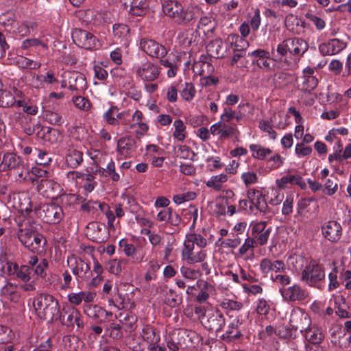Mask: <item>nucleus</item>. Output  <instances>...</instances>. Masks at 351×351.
I'll return each instance as SVG.
<instances>
[{
  "label": "nucleus",
  "mask_w": 351,
  "mask_h": 351,
  "mask_svg": "<svg viewBox=\"0 0 351 351\" xmlns=\"http://www.w3.org/2000/svg\"><path fill=\"white\" fill-rule=\"evenodd\" d=\"M207 245V239L201 234L194 232L186 234L183 241V248L181 252L182 259L188 264L204 262L207 257V253L203 249Z\"/></svg>",
  "instance_id": "f257e3e1"
},
{
  "label": "nucleus",
  "mask_w": 351,
  "mask_h": 351,
  "mask_svg": "<svg viewBox=\"0 0 351 351\" xmlns=\"http://www.w3.org/2000/svg\"><path fill=\"white\" fill-rule=\"evenodd\" d=\"M33 307L40 319H53L60 314V305L58 300L48 293H39L33 300Z\"/></svg>",
  "instance_id": "f03ea898"
},
{
  "label": "nucleus",
  "mask_w": 351,
  "mask_h": 351,
  "mask_svg": "<svg viewBox=\"0 0 351 351\" xmlns=\"http://www.w3.org/2000/svg\"><path fill=\"white\" fill-rule=\"evenodd\" d=\"M162 11L165 15L174 19L178 24H186L195 18L192 8H184L183 5L176 0H164Z\"/></svg>",
  "instance_id": "7ed1b4c3"
},
{
  "label": "nucleus",
  "mask_w": 351,
  "mask_h": 351,
  "mask_svg": "<svg viewBox=\"0 0 351 351\" xmlns=\"http://www.w3.org/2000/svg\"><path fill=\"white\" fill-rule=\"evenodd\" d=\"M325 276L324 268L311 260L302 270L301 280L310 287L322 289L325 286Z\"/></svg>",
  "instance_id": "20e7f679"
},
{
  "label": "nucleus",
  "mask_w": 351,
  "mask_h": 351,
  "mask_svg": "<svg viewBox=\"0 0 351 351\" xmlns=\"http://www.w3.org/2000/svg\"><path fill=\"white\" fill-rule=\"evenodd\" d=\"M308 43L303 39L299 38H291L284 40L277 46V53L285 56L288 53L298 60L307 51Z\"/></svg>",
  "instance_id": "39448f33"
},
{
  "label": "nucleus",
  "mask_w": 351,
  "mask_h": 351,
  "mask_svg": "<svg viewBox=\"0 0 351 351\" xmlns=\"http://www.w3.org/2000/svg\"><path fill=\"white\" fill-rule=\"evenodd\" d=\"M136 75L143 82L156 80L160 75V67L157 64L149 61L147 58L134 65Z\"/></svg>",
  "instance_id": "423d86ee"
},
{
  "label": "nucleus",
  "mask_w": 351,
  "mask_h": 351,
  "mask_svg": "<svg viewBox=\"0 0 351 351\" xmlns=\"http://www.w3.org/2000/svg\"><path fill=\"white\" fill-rule=\"evenodd\" d=\"M271 230L267 221L254 220L250 223L248 233L250 232V236L256 239L258 245L263 246L267 243Z\"/></svg>",
  "instance_id": "0eeeda50"
},
{
  "label": "nucleus",
  "mask_w": 351,
  "mask_h": 351,
  "mask_svg": "<svg viewBox=\"0 0 351 351\" xmlns=\"http://www.w3.org/2000/svg\"><path fill=\"white\" fill-rule=\"evenodd\" d=\"M131 117L130 110L120 111L116 106H111L102 116L103 120L108 125L123 127L124 123H128Z\"/></svg>",
  "instance_id": "6e6552de"
},
{
  "label": "nucleus",
  "mask_w": 351,
  "mask_h": 351,
  "mask_svg": "<svg viewBox=\"0 0 351 351\" xmlns=\"http://www.w3.org/2000/svg\"><path fill=\"white\" fill-rule=\"evenodd\" d=\"M71 36L73 42L79 47L92 50L97 49L101 46L99 40L86 30L75 29L72 32Z\"/></svg>",
  "instance_id": "1a4fd4ad"
},
{
  "label": "nucleus",
  "mask_w": 351,
  "mask_h": 351,
  "mask_svg": "<svg viewBox=\"0 0 351 351\" xmlns=\"http://www.w3.org/2000/svg\"><path fill=\"white\" fill-rule=\"evenodd\" d=\"M123 128L125 130H132L138 137L145 136L149 130V125L144 121L143 114L139 110H136L133 113L131 112L128 123H124Z\"/></svg>",
  "instance_id": "9d476101"
},
{
  "label": "nucleus",
  "mask_w": 351,
  "mask_h": 351,
  "mask_svg": "<svg viewBox=\"0 0 351 351\" xmlns=\"http://www.w3.org/2000/svg\"><path fill=\"white\" fill-rule=\"evenodd\" d=\"M311 319L308 314L302 308L299 307L293 308L289 317V326L293 330H300L304 332L311 326Z\"/></svg>",
  "instance_id": "9b49d317"
},
{
  "label": "nucleus",
  "mask_w": 351,
  "mask_h": 351,
  "mask_svg": "<svg viewBox=\"0 0 351 351\" xmlns=\"http://www.w3.org/2000/svg\"><path fill=\"white\" fill-rule=\"evenodd\" d=\"M67 265L77 279L87 280L90 276V268L82 258L71 254L67 258Z\"/></svg>",
  "instance_id": "f8f14e48"
},
{
  "label": "nucleus",
  "mask_w": 351,
  "mask_h": 351,
  "mask_svg": "<svg viewBox=\"0 0 351 351\" xmlns=\"http://www.w3.org/2000/svg\"><path fill=\"white\" fill-rule=\"evenodd\" d=\"M279 291L283 300L286 302H305L308 299V291L298 284H294L287 288H280Z\"/></svg>",
  "instance_id": "ddd939ff"
},
{
  "label": "nucleus",
  "mask_w": 351,
  "mask_h": 351,
  "mask_svg": "<svg viewBox=\"0 0 351 351\" xmlns=\"http://www.w3.org/2000/svg\"><path fill=\"white\" fill-rule=\"evenodd\" d=\"M23 165V159L14 152H0V172L8 174Z\"/></svg>",
  "instance_id": "4468645a"
},
{
  "label": "nucleus",
  "mask_w": 351,
  "mask_h": 351,
  "mask_svg": "<svg viewBox=\"0 0 351 351\" xmlns=\"http://www.w3.org/2000/svg\"><path fill=\"white\" fill-rule=\"evenodd\" d=\"M247 197L250 201L249 211L256 214L258 212H264L267 204L263 193L254 188L250 189L247 192Z\"/></svg>",
  "instance_id": "2eb2a0df"
},
{
  "label": "nucleus",
  "mask_w": 351,
  "mask_h": 351,
  "mask_svg": "<svg viewBox=\"0 0 351 351\" xmlns=\"http://www.w3.org/2000/svg\"><path fill=\"white\" fill-rule=\"evenodd\" d=\"M202 324L210 330L219 331L225 325V319L222 313L215 308H210L207 312L205 320H202Z\"/></svg>",
  "instance_id": "dca6fc26"
},
{
  "label": "nucleus",
  "mask_w": 351,
  "mask_h": 351,
  "mask_svg": "<svg viewBox=\"0 0 351 351\" xmlns=\"http://www.w3.org/2000/svg\"><path fill=\"white\" fill-rule=\"evenodd\" d=\"M140 47L151 57L162 58L167 53V50L163 45L152 39H142L140 42Z\"/></svg>",
  "instance_id": "f3484780"
},
{
  "label": "nucleus",
  "mask_w": 351,
  "mask_h": 351,
  "mask_svg": "<svg viewBox=\"0 0 351 351\" xmlns=\"http://www.w3.org/2000/svg\"><path fill=\"white\" fill-rule=\"evenodd\" d=\"M86 235L97 243L105 242L108 238L106 226L96 221L90 222L87 225Z\"/></svg>",
  "instance_id": "a211bd4d"
},
{
  "label": "nucleus",
  "mask_w": 351,
  "mask_h": 351,
  "mask_svg": "<svg viewBox=\"0 0 351 351\" xmlns=\"http://www.w3.org/2000/svg\"><path fill=\"white\" fill-rule=\"evenodd\" d=\"M347 47V43L339 38H332L322 43L319 50L323 56H335Z\"/></svg>",
  "instance_id": "6ab92c4d"
},
{
  "label": "nucleus",
  "mask_w": 351,
  "mask_h": 351,
  "mask_svg": "<svg viewBox=\"0 0 351 351\" xmlns=\"http://www.w3.org/2000/svg\"><path fill=\"white\" fill-rule=\"evenodd\" d=\"M42 211L43 215H41V217L43 220L48 223H58L63 217L62 207L56 204L43 205Z\"/></svg>",
  "instance_id": "aec40b11"
},
{
  "label": "nucleus",
  "mask_w": 351,
  "mask_h": 351,
  "mask_svg": "<svg viewBox=\"0 0 351 351\" xmlns=\"http://www.w3.org/2000/svg\"><path fill=\"white\" fill-rule=\"evenodd\" d=\"M245 108L248 109L249 114H252L254 113V108L248 102L240 104L237 106V113L229 108H224L223 112L221 115V121L228 122L234 118L237 121L241 120L243 117V111L245 110Z\"/></svg>",
  "instance_id": "412c9836"
},
{
  "label": "nucleus",
  "mask_w": 351,
  "mask_h": 351,
  "mask_svg": "<svg viewBox=\"0 0 351 351\" xmlns=\"http://www.w3.org/2000/svg\"><path fill=\"white\" fill-rule=\"evenodd\" d=\"M30 267L28 265H22L18 267L14 277L20 279L24 283L21 285V289L25 291H33L36 289V282L34 280H30Z\"/></svg>",
  "instance_id": "4be33fe9"
},
{
  "label": "nucleus",
  "mask_w": 351,
  "mask_h": 351,
  "mask_svg": "<svg viewBox=\"0 0 351 351\" xmlns=\"http://www.w3.org/2000/svg\"><path fill=\"white\" fill-rule=\"evenodd\" d=\"M276 186L280 189H286L291 186L296 184L302 189L306 188L304 180L300 175L287 174L275 181Z\"/></svg>",
  "instance_id": "5701e85b"
},
{
  "label": "nucleus",
  "mask_w": 351,
  "mask_h": 351,
  "mask_svg": "<svg viewBox=\"0 0 351 351\" xmlns=\"http://www.w3.org/2000/svg\"><path fill=\"white\" fill-rule=\"evenodd\" d=\"M64 78L68 80V88L72 91L80 92L86 88V81L85 77L76 72H65Z\"/></svg>",
  "instance_id": "b1692460"
},
{
  "label": "nucleus",
  "mask_w": 351,
  "mask_h": 351,
  "mask_svg": "<svg viewBox=\"0 0 351 351\" xmlns=\"http://www.w3.org/2000/svg\"><path fill=\"white\" fill-rule=\"evenodd\" d=\"M146 156L151 164L156 167H161L165 157L164 150L156 145H149L146 147Z\"/></svg>",
  "instance_id": "393cba45"
},
{
  "label": "nucleus",
  "mask_w": 351,
  "mask_h": 351,
  "mask_svg": "<svg viewBox=\"0 0 351 351\" xmlns=\"http://www.w3.org/2000/svg\"><path fill=\"white\" fill-rule=\"evenodd\" d=\"M135 148V142L132 138L123 137L117 142V151L121 159L130 157Z\"/></svg>",
  "instance_id": "a878e982"
},
{
  "label": "nucleus",
  "mask_w": 351,
  "mask_h": 351,
  "mask_svg": "<svg viewBox=\"0 0 351 351\" xmlns=\"http://www.w3.org/2000/svg\"><path fill=\"white\" fill-rule=\"evenodd\" d=\"M342 228L340 223L335 221H328L322 227V233L325 238L332 242L339 241L341 237Z\"/></svg>",
  "instance_id": "bb28decb"
},
{
  "label": "nucleus",
  "mask_w": 351,
  "mask_h": 351,
  "mask_svg": "<svg viewBox=\"0 0 351 351\" xmlns=\"http://www.w3.org/2000/svg\"><path fill=\"white\" fill-rule=\"evenodd\" d=\"M30 269L34 271V274L37 277L45 278L47 276V269L48 268V261L43 258L38 260L36 256H30L27 262Z\"/></svg>",
  "instance_id": "cd10ccee"
},
{
  "label": "nucleus",
  "mask_w": 351,
  "mask_h": 351,
  "mask_svg": "<svg viewBox=\"0 0 351 351\" xmlns=\"http://www.w3.org/2000/svg\"><path fill=\"white\" fill-rule=\"evenodd\" d=\"M1 295L4 298L14 304L19 303L22 300L20 291L16 285L8 282L1 289Z\"/></svg>",
  "instance_id": "c85d7f7f"
},
{
  "label": "nucleus",
  "mask_w": 351,
  "mask_h": 351,
  "mask_svg": "<svg viewBox=\"0 0 351 351\" xmlns=\"http://www.w3.org/2000/svg\"><path fill=\"white\" fill-rule=\"evenodd\" d=\"M310 261V260L306 258L301 254H291L287 258V265L288 268L293 271L302 272V270Z\"/></svg>",
  "instance_id": "c756f323"
},
{
  "label": "nucleus",
  "mask_w": 351,
  "mask_h": 351,
  "mask_svg": "<svg viewBox=\"0 0 351 351\" xmlns=\"http://www.w3.org/2000/svg\"><path fill=\"white\" fill-rule=\"evenodd\" d=\"M306 340L311 344H319L324 339V335L320 329L315 325H312L304 332H301Z\"/></svg>",
  "instance_id": "7c9ffc66"
},
{
  "label": "nucleus",
  "mask_w": 351,
  "mask_h": 351,
  "mask_svg": "<svg viewBox=\"0 0 351 351\" xmlns=\"http://www.w3.org/2000/svg\"><path fill=\"white\" fill-rule=\"evenodd\" d=\"M251 156L253 158L258 160H265L273 153L272 150L267 147L259 143H252L249 145Z\"/></svg>",
  "instance_id": "2f4dec72"
},
{
  "label": "nucleus",
  "mask_w": 351,
  "mask_h": 351,
  "mask_svg": "<svg viewBox=\"0 0 351 351\" xmlns=\"http://www.w3.org/2000/svg\"><path fill=\"white\" fill-rule=\"evenodd\" d=\"M150 5V0H132L130 12L132 15L143 16L149 12Z\"/></svg>",
  "instance_id": "473e14b6"
},
{
  "label": "nucleus",
  "mask_w": 351,
  "mask_h": 351,
  "mask_svg": "<svg viewBox=\"0 0 351 351\" xmlns=\"http://www.w3.org/2000/svg\"><path fill=\"white\" fill-rule=\"evenodd\" d=\"M210 133L214 136H217L220 138H227L234 133V128L219 121L210 128Z\"/></svg>",
  "instance_id": "72a5a7b5"
},
{
  "label": "nucleus",
  "mask_w": 351,
  "mask_h": 351,
  "mask_svg": "<svg viewBox=\"0 0 351 351\" xmlns=\"http://www.w3.org/2000/svg\"><path fill=\"white\" fill-rule=\"evenodd\" d=\"M83 161L82 152L76 147H70L66 154V162L69 167L76 168Z\"/></svg>",
  "instance_id": "f704fd0d"
},
{
  "label": "nucleus",
  "mask_w": 351,
  "mask_h": 351,
  "mask_svg": "<svg viewBox=\"0 0 351 351\" xmlns=\"http://www.w3.org/2000/svg\"><path fill=\"white\" fill-rule=\"evenodd\" d=\"M285 267V263L282 261H271L268 258H264L260 263V269L263 274H268L269 271L280 272Z\"/></svg>",
  "instance_id": "c9c22d12"
},
{
  "label": "nucleus",
  "mask_w": 351,
  "mask_h": 351,
  "mask_svg": "<svg viewBox=\"0 0 351 351\" xmlns=\"http://www.w3.org/2000/svg\"><path fill=\"white\" fill-rule=\"evenodd\" d=\"M305 22L293 14L286 16L285 25L287 28L294 34H299L304 28Z\"/></svg>",
  "instance_id": "e433bc0d"
},
{
  "label": "nucleus",
  "mask_w": 351,
  "mask_h": 351,
  "mask_svg": "<svg viewBox=\"0 0 351 351\" xmlns=\"http://www.w3.org/2000/svg\"><path fill=\"white\" fill-rule=\"evenodd\" d=\"M228 180V176L227 174L219 173L210 177L205 184L207 187L213 189L216 191H220L224 187V184Z\"/></svg>",
  "instance_id": "4c0bfd02"
},
{
  "label": "nucleus",
  "mask_w": 351,
  "mask_h": 351,
  "mask_svg": "<svg viewBox=\"0 0 351 351\" xmlns=\"http://www.w3.org/2000/svg\"><path fill=\"white\" fill-rule=\"evenodd\" d=\"M156 218L159 221L164 222L165 223H169L173 226L178 225L180 221V218L177 215L175 217L172 216V210L170 208L160 210Z\"/></svg>",
  "instance_id": "58836bf2"
},
{
  "label": "nucleus",
  "mask_w": 351,
  "mask_h": 351,
  "mask_svg": "<svg viewBox=\"0 0 351 351\" xmlns=\"http://www.w3.org/2000/svg\"><path fill=\"white\" fill-rule=\"evenodd\" d=\"M141 336L147 343V347L154 343H160V335L149 326H146L143 328Z\"/></svg>",
  "instance_id": "ea45409f"
},
{
  "label": "nucleus",
  "mask_w": 351,
  "mask_h": 351,
  "mask_svg": "<svg viewBox=\"0 0 351 351\" xmlns=\"http://www.w3.org/2000/svg\"><path fill=\"white\" fill-rule=\"evenodd\" d=\"M113 34L115 38L119 40L120 43L126 44L130 38V29L124 24H114L113 25Z\"/></svg>",
  "instance_id": "a19ab883"
},
{
  "label": "nucleus",
  "mask_w": 351,
  "mask_h": 351,
  "mask_svg": "<svg viewBox=\"0 0 351 351\" xmlns=\"http://www.w3.org/2000/svg\"><path fill=\"white\" fill-rule=\"evenodd\" d=\"M173 138L177 141H183L187 136L186 126L181 119H176L173 123Z\"/></svg>",
  "instance_id": "79ce46f5"
},
{
  "label": "nucleus",
  "mask_w": 351,
  "mask_h": 351,
  "mask_svg": "<svg viewBox=\"0 0 351 351\" xmlns=\"http://www.w3.org/2000/svg\"><path fill=\"white\" fill-rule=\"evenodd\" d=\"M32 24L30 22H21L14 24L10 33L19 37H24L30 34Z\"/></svg>",
  "instance_id": "37998d69"
},
{
  "label": "nucleus",
  "mask_w": 351,
  "mask_h": 351,
  "mask_svg": "<svg viewBox=\"0 0 351 351\" xmlns=\"http://www.w3.org/2000/svg\"><path fill=\"white\" fill-rule=\"evenodd\" d=\"M66 324L69 326H74L75 324L77 328H83L84 323L82 320V315L77 308H72L69 310Z\"/></svg>",
  "instance_id": "c03bdc74"
},
{
  "label": "nucleus",
  "mask_w": 351,
  "mask_h": 351,
  "mask_svg": "<svg viewBox=\"0 0 351 351\" xmlns=\"http://www.w3.org/2000/svg\"><path fill=\"white\" fill-rule=\"evenodd\" d=\"M100 175L110 177L113 181L117 182L120 180V175L116 171L115 163L111 159L107 164L106 168H101L97 170Z\"/></svg>",
  "instance_id": "a18cd8bd"
},
{
  "label": "nucleus",
  "mask_w": 351,
  "mask_h": 351,
  "mask_svg": "<svg viewBox=\"0 0 351 351\" xmlns=\"http://www.w3.org/2000/svg\"><path fill=\"white\" fill-rule=\"evenodd\" d=\"M284 158L279 154H274L271 155L266 162V169L268 171H272L278 169L284 164Z\"/></svg>",
  "instance_id": "49530a36"
},
{
  "label": "nucleus",
  "mask_w": 351,
  "mask_h": 351,
  "mask_svg": "<svg viewBox=\"0 0 351 351\" xmlns=\"http://www.w3.org/2000/svg\"><path fill=\"white\" fill-rule=\"evenodd\" d=\"M174 152L178 157L183 159L193 160L195 156V152L185 145H178L176 146Z\"/></svg>",
  "instance_id": "de8ad7c7"
},
{
  "label": "nucleus",
  "mask_w": 351,
  "mask_h": 351,
  "mask_svg": "<svg viewBox=\"0 0 351 351\" xmlns=\"http://www.w3.org/2000/svg\"><path fill=\"white\" fill-rule=\"evenodd\" d=\"M46 241L42 234H38L34 237V242H29V244L27 246V248L34 253H41L44 250V246Z\"/></svg>",
  "instance_id": "09e8293b"
},
{
  "label": "nucleus",
  "mask_w": 351,
  "mask_h": 351,
  "mask_svg": "<svg viewBox=\"0 0 351 351\" xmlns=\"http://www.w3.org/2000/svg\"><path fill=\"white\" fill-rule=\"evenodd\" d=\"M17 100L15 99L12 94L6 90H0V106L3 108H8L15 106Z\"/></svg>",
  "instance_id": "8fccbe9b"
},
{
  "label": "nucleus",
  "mask_w": 351,
  "mask_h": 351,
  "mask_svg": "<svg viewBox=\"0 0 351 351\" xmlns=\"http://www.w3.org/2000/svg\"><path fill=\"white\" fill-rule=\"evenodd\" d=\"M249 24L254 32H256L261 23V11L258 8L253 10L252 12L248 14Z\"/></svg>",
  "instance_id": "3c124183"
},
{
  "label": "nucleus",
  "mask_w": 351,
  "mask_h": 351,
  "mask_svg": "<svg viewBox=\"0 0 351 351\" xmlns=\"http://www.w3.org/2000/svg\"><path fill=\"white\" fill-rule=\"evenodd\" d=\"M196 95V90L191 82L184 84V87L180 90L181 97L186 101H191Z\"/></svg>",
  "instance_id": "603ef678"
},
{
  "label": "nucleus",
  "mask_w": 351,
  "mask_h": 351,
  "mask_svg": "<svg viewBox=\"0 0 351 351\" xmlns=\"http://www.w3.org/2000/svg\"><path fill=\"white\" fill-rule=\"evenodd\" d=\"M228 41L230 43L234 51H240L247 45L246 40L235 34L229 35Z\"/></svg>",
  "instance_id": "864d4df0"
},
{
  "label": "nucleus",
  "mask_w": 351,
  "mask_h": 351,
  "mask_svg": "<svg viewBox=\"0 0 351 351\" xmlns=\"http://www.w3.org/2000/svg\"><path fill=\"white\" fill-rule=\"evenodd\" d=\"M331 269V271L328 275L329 280L328 289L329 291L336 289L339 286V282L337 279L338 271L337 267L335 266V262L332 263Z\"/></svg>",
  "instance_id": "5fc2aeb1"
},
{
  "label": "nucleus",
  "mask_w": 351,
  "mask_h": 351,
  "mask_svg": "<svg viewBox=\"0 0 351 351\" xmlns=\"http://www.w3.org/2000/svg\"><path fill=\"white\" fill-rule=\"evenodd\" d=\"M258 245V243L256 239L248 235L247 237L245 239L243 245L239 247V253L240 255L243 256L249 251L253 252L254 249Z\"/></svg>",
  "instance_id": "6e6d98bb"
},
{
  "label": "nucleus",
  "mask_w": 351,
  "mask_h": 351,
  "mask_svg": "<svg viewBox=\"0 0 351 351\" xmlns=\"http://www.w3.org/2000/svg\"><path fill=\"white\" fill-rule=\"evenodd\" d=\"M338 189V183L330 178L326 179L322 185L323 193L328 196H332L335 194Z\"/></svg>",
  "instance_id": "4d7b16f0"
},
{
  "label": "nucleus",
  "mask_w": 351,
  "mask_h": 351,
  "mask_svg": "<svg viewBox=\"0 0 351 351\" xmlns=\"http://www.w3.org/2000/svg\"><path fill=\"white\" fill-rule=\"evenodd\" d=\"M180 271L182 277H184L186 280H196L201 275L199 270L191 269L186 266H182Z\"/></svg>",
  "instance_id": "13d9d810"
},
{
  "label": "nucleus",
  "mask_w": 351,
  "mask_h": 351,
  "mask_svg": "<svg viewBox=\"0 0 351 351\" xmlns=\"http://www.w3.org/2000/svg\"><path fill=\"white\" fill-rule=\"evenodd\" d=\"M15 106L22 108L24 112L30 115H35L38 113V108L35 105L29 104L25 99H19Z\"/></svg>",
  "instance_id": "bf43d9fd"
},
{
  "label": "nucleus",
  "mask_w": 351,
  "mask_h": 351,
  "mask_svg": "<svg viewBox=\"0 0 351 351\" xmlns=\"http://www.w3.org/2000/svg\"><path fill=\"white\" fill-rule=\"evenodd\" d=\"M35 231L31 228H21L18 232V238L22 244L27 247L29 242L32 240V237Z\"/></svg>",
  "instance_id": "052dcab7"
},
{
  "label": "nucleus",
  "mask_w": 351,
  "mask_h": 351,
  "mask_svg": "<svg viewBox=\"0 0 351 351\" xmlns=\"http://www.w3.org/2000/svg\"><path fill=\"white\" fill-rule=\"evenodd\" d=\"M15 337L14 332L10 328L0 325V343H6L12 341Z\"/></svg>",
  "instance_id": "680f3d73"
},
{
  "label": "nucleus",
  "mask_w": 351,
  "mask_h": 351,
  "mask_svg": "<svg viewBox=\"0 0 351 351\" xmlns=\"http://www.w3.org/2000/svg\"><path fill=\"white\" fill-rule=\"evenodd\" d=\"M305 17L314 24L317 30L321 31L325 28V20L317 14L311 12H307L305 14Z\"/></svg>",
  "instance_id": "e2e57ef3"
},
{
  "label": "nucleus",
  "mask_w": 351,
  "mask_h": 351,
  "mask_svg": "<svg viewBox=\"0 0 351 351\" xmlns=\"http://www.w3.org/2000/svg\"><path fill=\"white\" fill-rule=\"evenodd\" d=\"M196 197V193L193 191H188L180 194H177L173 195V202L177 204L180 205L184 202L191 201L194 199Z\"/></svg>",
  "instance_id": "0e129e2a"
},
{
  "label": "nucleus",
  "mask_w": 351,
  "mask_h": 351,
  "mask_svg": "<svg viewBox=\"0 0 351 351\" xmlns=\"http://www.w3.org/2000/svg\"><path fill=\"white\" fill-rule=\"evenodd\" d=\"M19 67L29 69H38L40 67L41 63L27 58L26 57H21L17 61Z\"/></svg>",
  "instance_id": "69168bd1"
},
{
  "label": "nucleus",
  "mask_w": 351,
  "mask_h": 351,
  "mask_svg": "<svg viewBox=\"0 0 351 351\" xmlns=\"http://www.w3.org/2000/svg\"><path fill=\"white\" fill-rule=\"evenodd\" d=\"M220 306L224 309L230 311H239L243 308V304L241 302L228 298L223 299Z\"/></svg>",
  "instance_id": "338daca9"
},
{
  "label": "nucleus",
  "mask_w": 351,
  "mask_h": 351,
  "mask_svg": "<svg viewBox=\"0 0 351 351\" xmlns=\"http://www.w3.org/2000/svg\"><path fill=\"white\" fill-rule=\"evenodd\" d=\"M19 265L12 261H4L2 263L1 271L9 276L14 277Z\"/></svg>",
  "instance_id": "774afa93"
}]
</instances>
